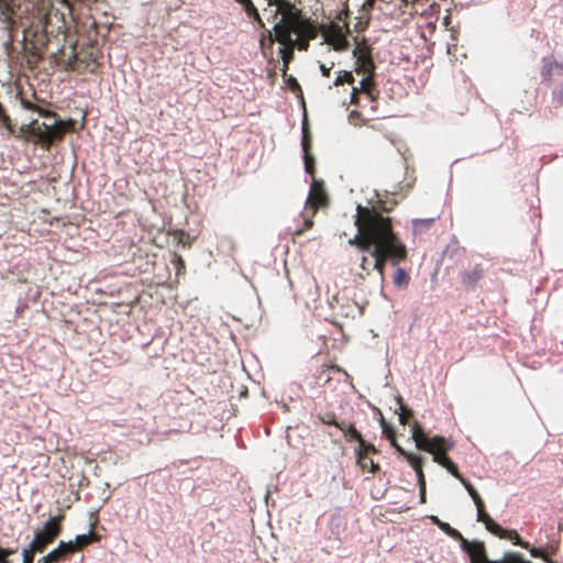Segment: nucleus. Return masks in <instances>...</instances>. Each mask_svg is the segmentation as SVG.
<instances>
[{
    "mask_svg": "<svg viewBox=\"0 0 563 563\" xmlns=\"http://www.w3.org/2000/svg\"><path fill=\"white\" fill-rule=\"evenodd\" d=\"M355 225L357 232L347 243L364 253L360 263L362 272L369 275L372 271H376L382 282L387 258L394 265L398 264L406 257V249L393 232L389 219L374 208L358 205Z\"/></svg>",
    "mask_w": 563,
    "mask_h": 563,
    "instance_id": "f257e3e1",
    "label": "nucleus"
},
{
    "mask_svg": "<svg viewBox=\"0 0 563 563\" xmlns=\"http://www.w3.org/2000/svg\"><path fill=\"white\" fill-rule=\"evenodd\" d=\"M268 5H276V12L282 13L280 21L274 25L271 38L277 41L282 47L279 52L284 60V69L287 67L288 57L296 46L305 49L308 41L316 37L317 27L301 18L298 10L286 4L283 0H267Z\"/></svg>",
    "mask_w": 563,
    "mask_h": 563,
    "instance_id": "f03ea898",
    "label": "nucleus"
},
{
    "mask_svg": "<svg viewBox=\"0 0 563 563\" xmlns=\"http://www.w3.org/2000/svg\"><path fill=\"white\" fill-rule=\"evenodd\" d=\"M38 114L43 117V121L38 122L32 119L20 128V133L25 139H34L36 143L48 147L55 140H59L67 132L73 130V120H56L55 117L47 111L38 110Z\"/></svg>",
    "mask_w": 563,
    "mask_h": 563,
    "instance_id": "7ed1b4c3",
    "label": "nucleus"
},
{
    "mask_svg": "<svg viewBox=\"0 0 563 563\" xmlns=\"http://www.w3.org/2000/svg\"><path fill=\"white\" fill-rule=\"evenodd\" d=\"M411 438L416 448L430 453L433 461L444 467L453 476H459V470L446 452L453 448V442L443 437L428 438L422 427L415 422L411 427Z\"/></svg>",
    "mask_w": 563,
    "mask_h": 563,
    "instance_id": "20e7f679",
    "label": "nucleus"
},
{
    "mask_svg": "<svg viewBox=\"0 0 563 563\" xmlns=\"http://www.w3.org/2000/svg\"><path fill=\"white\" fill-rule=\"evenodd\" d=\"M347 11H342L338 14L339 22H330L320 26L323 42L336 52L346 49L350 43L351 32L345 21Z\"/></svg>",
    "mask_w": 563,
    "mask_h": 563,
    "instance_id": "39448f33",
    "label": "nucleus"
},
{
    "mask_svg": "<svg viewBox=\"0 0 563 563\" xmlns=\"http://www.w3.org/2000/svg\"><path fill=\"white\" fill-rule=\"evenodd\" d=\"M456 479L461 482V484L465 487L470 496L472 497L476 508H477V521L483 522L488 531L492 533L499 536L500 538H505L508 534L509 539L514 544L519 543V536L516 532H507L501 527H499L493 519L483 510V501L476 492V489L465 481V478L459 473V476H454Z\"/></svg>",
    "mask_w": 563,
    "mask_h": 563,
    "instance_id": "423d86ee",
    "label": "nucleus"
},
{
    "mask_svg": "<svg viewBox=\"0 0 563 563\" xmlns=\"http://www.w3.org/2000/svg\"><path fill=\"white\" fill-rule=\"evenodd\" d=\"M62 519V515L51 517L34 534L33 540L30 542L29 550H23V563H31L32 555L30 552L42 551L44 547L59 533Z\"/></svg>",
    "mask_w": 563,
    "mask_h": 563,
    "instance_id": "0eeeda50",
    "label": "nucleus"
},
{
    "mask_svg": "<svg viewBox=\"0 0 563 563\" xmlns=\"http://www.w3.org/2000/svg\"><path fill=\"white\" fill-rule=\"evenodd\" d=\"M462 545L468 553L471 563H530L515 552L506 553L500 561H489L485 555L484 544L479 541L463 540Z\"/></svg>",
    "mask_w": 563,
    "mask_h": 563,
    "instance_id": "6e6552de",
    "label": "nucleus"
},
{
    "mask_svg": "<svg viewBox=\"0 0 563 563\" xmlns=\"http://www.w3.org/2000/svg\"><path fill=\"white\" fill-rule=\"evenodd\" d=\"M353 56L356 59L355 71L364 75L357 88L360 91L367 92L371 86V73L373 69V63L367 46L357 43L353 48Z\"/></svg>",
    "mask_w": 563,
    "mask_h": 563,
    "instance_id": "1a4fd4ad",
    "label": "nucleus"
},
{
    "mask_svg": "<svg viewBox=\"0 0 563 563\" xmlns=\"http://www.w3.org/2000/svg\"><path fill=\"white\" fill-rule=\"evenodd\" d=\"M325 191L322 185L314 180L311 185L309 195L306 200V206L309 207L314 213L319 207H322L325 202Z\"/></svg>",
    "mask_w": 563,
    "mask_h": 563,
    "instance_id": "9d476101",
    "label": "nucleus"
},
{
    "mask_svg": "<svg viewBox=\"0 0 563 563\" xmlns=\"http://www.w3.org/2000/svg\"><path fill=\"white\" fill-rule=\"evenodd\" d=\"M372 451H375V449L372 445L366 444L364 441H361V448H358L357 450V463L362 470L369 471L373 473L378 467V465L375 464L374 461L367 456V454Z\"/></svg>",
    "mask_w": 563,
    "mask_h": 563,
    "instance_id": "9b49d317",
    "label": "nucleus"
},
{
    "mask_svg": "<svg viewBox=\"0 0 563 563\" xmlns=\"http://www.w3.org/2000/svg\"><path fill=\"white\" fill-rule=\"evenodd\" d=\"M334 426L342 431L349 441L356 440L358 441V448H361V441H364L361 438L360 432L350 423L344 421H333Z\"/></svg>",
    "mask_w": 563,
    "mask_h": 563,
    "instance_id": "f8f14e48",
    "label": "nucleus"
},
{
    "mask_svg": "<svg viewBox=\"0 0 563 563\" xmlns=\"http://www.w3.org/2000/svg\"><path fill=\"white\" fill-rule=\"evenodd\" d=\"M96 539H97V537L93 531V523H91L87 533L78 534L73 540H74V544L76 545V548L79 551L80 549L88 545Z\"/></svg>",
    "mask_w": 563,
    "mask_h": 563,
    "instance_id": "ddd939ff",
    "label": "nucleus"
},
{
    "mask_svg": "<svg viewBox=\"0 0 563 563\" xmlns=\"http://www.w3.org/2000/svg\"><path fill=\"white\" fill-rule=\"evenodd\" d=\"M396 450L405 456V459L407 460V462L411 465V467L413 470H418L420 467H422L421 463H422V457L420 455H417L415 453H410V452H407L405 451L400 445H396Z\"/></svg>",
    "mask_w": 563,
    "mask_h": 563,
    "instance_id": "4468645a",
    "label": "nucleus"
},
{
    "mask_svg": "<svg viewBox=\"0 0 563 563\" xmlns=\"http://www.w3.org/2000/svg\"><path fill=\"white\" fill-rule=\"evenodd\" d=\"M379 423H380L383 433L388 438V440L390 441V444L396 449V445H399V444L396 441L395 431H394L393 427L387 423V421L385 420L383 415H380Z\"/></svg>",
    "mask_w": 563,
    "mask_h": 563,
    "instance_id": "2eb2a0df",
    "label": "nucleus"
},
{
    "mask_svg": "<svg viewBox=\"0 0 563 563\" xmlns=\"http://www.w3.org/2000/svg\"><path fill=\"white\" fill-rule=\"evenodd\" d=\"M236 1L241 5H243V8L249 16L254 18V20H256L260 24H262V20L260 18L257 9L254 7V4L251 0H236Z\"/></svg>",
    "mask_w": 563,
    "mask_h": 563,
    "instance_id": "dca6fc26",
    "label": "nucleus"
},
{
    "mask_svg": "<svg viewBox=\"0 0 563 563\" xmlns=\"http://www.w3.org/2000/svg\"><path fill=\"white\" fill-rule=\"evenodd\" d=\"M396 401L398 404L397 412L399 416V422L401 424H406L407 418H408V416L411 415V411L401 404V398L399 396L396 398Z\"/></svg>",
    "mask_w": 563,
    "mask_h": 563,
    "instance_id": "f3484780",
    "label": "nucleus"
},
{
    "mask_svg": "<svg viewBox=\"0 0 563 563\" xmlns=\"http://www.w3.org/2000/svg\"><path fill=\"white\" fill-rule=\"evenodd\" d=\"M58 550H60L62 554H64V555H67V554L78 551V549L74 544V540L60 541L58 543Z\"/></svg>",
    "mask_w": 563,
    "mask_h": 563,
    "instance_id": "a211bd4d",
    "label": "nucleus"
},
{
    "mask_svg": "<svg viewBox=\"0 0 563 563\" xmlns=\"http://www.w3.org/2000/svg\"><path fill=\"white\" fill-rule=\"evenodd\" d=\"M64 554H62L60 550H58V545L48 552L43 559V563H55L57 562Z\"/></svg>",
    "mask_w": 563,
    "mask_h": 563,
    "instance_id": "6ab92c4d",
    "label": "nucleus"
},
{
    "mask_svg": "<svg viewBox=\"0 0 563 563\" xmlns=\"http://www.w3.org/2000/svg\"><path fill=\"white\" fill-rule=\"evenodd\" d=\"M354 77L351 71H340L334 80V85L339 86L343 82L353 84Z\"/></svg>",
    "mask_w": 563,
    "mask_h": 563,
    "instance_id": "aec40b11",
    "label": "nucleus"
},
{
    "mask_svg": "<svg viewBox=\"0 0 563 563\" xmlns=\"http://www.w3.org/2000/svg\"><path fill=\"white\" fill-rule=\"evenodd\" d=\"M394 282L397 286H402L408 283V275L404 268L398 267L395 272Z\"/></svg>",
    "mask_w": 563,
    "mask_h": 563,
    "instance_id": "412c9836",
    "label": "nucleus"
},
{
    "mask_svg": "<svg viewBox=\"0 0 563 563\" xmlns=\"http://www.w3.org/2000/svg\"><path fill=\"white\" fill-rule=\"evenodd\" d=\"M415 472H416V475H417V479H418L420 492L424 493L426 492V481H424V475H423V472H422V467H420L418 470H415Z\"/></svg>",
    "mask_w": 563,
    "mask_h": 563,
    "instance_id": "4be33fe9",
    "label": "nucleus"
},
{
    "mask_svg": "<svg viewBox=\"0 0 563 563\" xmlns=\"http://www.w3.org/2000/svg\"><path fill=\"white\" fill-rule=\"evenodd\" d=\"M172 236L174 238L178 245H186L187 236L183 231L173 232Z\"/></svg>",
    "mask_w": 563,
    "mask_h": 563,
    "instance_id": "5701e85b",
    "label": "nucleus"
},
{
    "mask_svg": "<svg viewBox=\"0 0 563 563\" xmlns=\"http://www.w3.org/2000/svg\"><path fill=\"white\" fill-rule=\"evenodd\" d=\"M0 123L9 131V133H13V129L11 126L9 118L3 113L0 108Z\"/></svg>",
    "mask_w": 563,
    "mask_h": 563,
    "instance_id": "b1692460",
    "label": "nucleus"
},
{
    "mask_svg": "<svg viewBox=\"0 0 563 563\" xmlns=\"http://www.w3.org/2000/svg\"><path fill=\"white\" fill-rule=\"evenodd\" d=\"M430 519L443 531L448 532L450 530L449 523L442 522L437 516H431Z\"/></svg>",
    "mask_w": 563,
    "mask_h": 563,
    "instance_id": "393cba45",
    "label": "nucleus"
},
{
    "mask_svg": "<svg viewBox=\"0 0 563 563\" xmlns=\"http://www.w3.org/2000/svg\"><path fill=\"white\" fill-rule=\"evenodd\" d=\"M358 92H360V89L357 87H353L352 92H351V102L352 103L356 102V95Z\"/></svg>",
    "mask_w": 563,
    "mask_h": 563,
    "instance_id": "a878e982",
    "label": "nucleus"
},
{
    "mask_svg": "<svg viewBox=\"0 0 563 563\" xmlns=\"http://www.w3.org/2000/svg\"><path fill=\"white\" fill-rule=\"evenodd\" d=\"M331 67H332V65L331 66H325L324 64H321L320 65V70H321L322 75L323 76H328Z\"/></svg>",
    "mask_w": 563,
    "mask_h": 563,
    "instance_id": "bb28decb",
    "label": "nucleus"
},
{
    "mask_svg": "<svg viewBox=\"0 0 563 563\" xmlns=\"http://www.w3.org/2000/svg\"><path fill=\"white\" fill-rule=\"evenodd\" d=\"M8 551L5 550H0V563H9L7 560H5V556L8 555Z\"/></svg>",
    "mask_w": 563,
    "mask_h": 563,
    "instance_id": "cd10ccee",
    "label": "nucleus"
},
{
    "mask_svg": "<svg viewBox=\"0 0 563 563\" xmlns=\"http://www.w3.org/2000/svg\"><path fill=\"white\" fill-rule=\"evenodd\" d=\"M321 420H322L323 423L333 424V426H334L333 421H336L334 419V417H331V416H328L327 418H322Z\"/></svg>",
    "mask_w": 563,
    "mask_h": 563,
    "instance_id": "c85d7f7f",
    "label": "nucleus"
},
{
    "mask_svg": "<svg viewBox=\"0 0 563 563\" xmlns=\"http://www.w3.org/2000/svg\"><path fill=\"white\" fill-rule=\"evenodd\" d=\"M531 555H532V556H534V558H538V556H540V555H541V553H540L538 550L532 549V550H531Z\"/></svg>",
    "mask_w": 563,
    "mask_h": 563,
    "instance_id": "c756f323",
    "label": "nucleus"
},
{
    "mask_svg": "<svg viewBox=\"0 0 563 563\" xmlns=\"http://www.w3.org/2000/svg\"><path fill=\"white\" fill-rule=\"evenodd\" d=\"M306 169H307V172H311V164H310L308 157H306Z\"/></svg>",
    "mask_w": 563,
    "mask_h": 563,
    "instance_id": "7c9ffc66",
    "label": "nucleus"
},
{
    "mask_svg": "<svg viewBox=\"0 0 563 563\" xmlns=\"http://www.w3.org/2000/svg\"><path fill=\"white\" fill-rule=\"evenodd\" d=\"M311 225H312V221H311V220H309V219H307V220H306V227H307V228H309V227H311Z\"/></svg>",
    "mask_w": 563,
    "mask_h": 563,
    "instance_id": "2f4dec72",
    "label": "nucleus"
},
{
    "mask_svg": "<svg viewBox=\"0 0 563 563\" xmlns=\"http://www.w3.org/2000/svg\"><path fill=\"white\" fill-rule=\"evenodd\" d=\"M175 262H176L177 264H181V258H180L179 256H175Z\"/></svg>",
    "mask_w": 563,
    "mask_h": 563,
    "instance_id": "473e14b6",
    "label": "nucleus"
},
{
    "mask_svg": "<svg viewBox=\"0 0 563 563\" xmlns=\"http://www.w3.org/2000/svg\"><path fill=\"white\" fill-rule=\"evenodd\" d=\"M424 495H426V492H424V493H421V492H420V498H421V501H423V500H424Z\"/></svg>",
    "mask_w": 563,
    "mask_h": 563,
    "instance_id": "72a5a7b5",
    "label": "nucleus"
},
{
    "mask_svg": "<svg viewBox=\"0 0 563 563\" xmlns=\"http://www.w3.org/2000/svg\"><path fill=\"white\" fill-rule=\"evenodd\" d=\"M154 243H155L156 245H158V247H162V246H163L162 244H159L158 242H156V240H154Z\"/></svg>",
    "mask_w": 563,
    "mask_h": 563,
    "instance_id": "f704fd0d",
    "label": "nucleus"
}]
</instances>
